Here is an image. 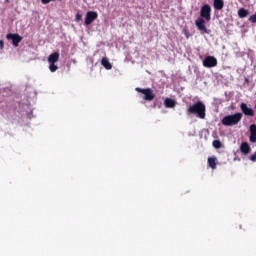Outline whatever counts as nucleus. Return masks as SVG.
I'll return each mask as SVG.
<instances>
[{
  "label": "nucleus",
  "instance_id": "10",
  "mask_svg": "<svg viewBox=\"0 0 256 256\" xmlns=\"http://www.w3.org/2000/svg\"><path fill=\"white\" fill-rule=\"evenodd\" d=\"M213 7L216 11H221L225 7V1L223 0H214Z\"/></svg>",
  "mask_w": 256,
  "mask_h": 256
},
{
  "label": "nucleus",
  "instance_id": "15",
  "mask_svg": "<svg viewBox=\"0 0 256 256\" xmlns=\"http://www.w3.org/2000/svg\"><path fill=\"white\" fill-rule=\"evenodd\" d=\"M101 65H103V67L107 70L113 69V65H111V62H109V59L107 58H102Z\"/></svg>",
  "mask_w": 256,
  "mask_h": 256
},
{
  "label": "nucleus",
  "instance_id": "14",
  "mask_svg": "<svg viewBox=\"0 0 256 256\" xmlns=\"http://www.w3.org/2000/svg\"><path fill=\"white\" fill-rule=\"evenodd\" d=\"M208 165L211 169H217V158L209 157L208 158Z\"/></svg>",
  "mask_w": 256,
  "mask_h": 256
},
{
  "label": "nucleus",
  "instance_id": "13",
  "mask_svg": "<svg viewBox=\"0 0 256 256\" xmlns=\"http://www.w3.org/2000/svg\"><path fill=\"white\" fill-rule=\"evenodd\" d=\"M238 17H240V19H245V17H249V10L245 8H240L238 10Z\"/></svg>",
  "mask_w": 256,
  "mask_h": 256
},
{
  "label": "nucleus",
  "instance_id": "1",
  "mask_svg": "<svg viewBox=\"0 0 256 256\" xmlns=\"http://www.w3.org/2000/svg\"><path fill=\"white\" fill-rule=\"evenodd\" d=\"M200 16L201 18H198L195 21V25L202 33L209 35V30L207 29V26H205V21H211V6L209 4H205L201 7Z\"/></svg>",
  "mask_w": 256,
  "mask_h": 256
},
{
  "label": "nucleus",
  "instance_id": "5",
  "mask_svg": "<svg viewBox=\"0 0 256 256\" xmlns=\"http://www.w3.org/2000/svg\"><path fill=\"white\" fill-rule=\"evenodd\" d=\"M6 39L11 40L12 41V45H14L15 47H19V43H21L23 41V37H21L17 33H9V34H7L6 35Z\"/></svg>",
  "mask_w": 256,
  "mask_h": 256
},
{
  "label": "nucleus",
  "instance_id": "7",
  "mask_svg": "<svg viewBox=\"0 0 256 256\" xmlns=\"http://www.w3.org/2000/svg\"><path fill=\"white\" fill-rule=\"evenodd\" d=\"M203 65L207 67L208 69H211V67H217V58L213 56H207L203 60Z\"/></svg>",
  "mask_w": 256,
  "mask_h": 256
},
{
  "label": "nucleus",
  "instance_id": "6",
  "mask_svg": "<svg viewBox=\"0 0 256 256\" xmlns=\"http://www.w3.org/2000/svg\"><path fill=\"white\" fill-rule=\"evenodd\" d=\"M99 17V14H97V12L95 11H89L86 14V18L84 21V25H91V23H93V21H95V19H97Z\"/></svg>",
  "mask_w": 256,
  "mask_h": 256
},
{
  "label": "nucleus",
  "instance_id": "8",
  "mask_svg": "<svg viewBox=\"0 0 256 256\" xmlns=\"http://www.w3.org/2000/svg\"><path fill=\"white\" fill-rule=\"evenodd\" d=\"M240 109L242 113H244L247 117H254L255 116V110L253 108L247 107L245 103L240 104Z\"/></svg>",
  "mask_w": 256,
  "mask_h": 256
},
{
  "label": "nucleus",
  "instance_id": "2",
  "mask_svg": "<svg viewBox=\"0 0 256 256\" xmlns=\"http://www.w3.org/2000/svg\"><path fill=\"white\" fill-rule=\"evenodd\" d=\"M205 103L198 101L187 108V115H196L198 119H205L207 116Z\"/></svg>",
  "mask_w": 256,
  "mask_h": 256
},
{
  "label": "nucleus",
  "instance_id": "19",
  "mask_svg": "<svg viewBox=\"0 0 256 256\" xmlns=\"http://www.w3.org/2000/svg\"><path fill=\"white\" fill-rule=\"evenodd\" d=\"M249 22H250V23H256V12H255V14H253L252 16H250Z\"/></svg>",
  "mask_w": 256,
  "mask_h": 256
},
{
  "label": "nucleus",
  "instance_id": "11",
  "mask_svg": "<svg viewBox=\"0 0 256 256\" xmlns=\"http://www.w3.org/2000/svg\"><path fill=\"white\" fill-rule=\"evenodd\" d=\"M164 105H165V107H167V109H173V107H175V105H177V102L171 98H166L164 100Z\"/></svg>",
  "mask_w": 256,
  "mask_h": 256
},
{
  "label": "nucleus",
  "instance_id": "17",
  "mask_svg": "<svg viewBox=\"0 0 256 256\" xmlns=\"http://www.w3.org/2000/svg\"><path fill=\"white\" fill-rule=\"evenodd\" d=\"M49 70L51 71V73H55V71H57V69H59V67L57 65H55V63H49Z\"/></svg>",
  "mask_w": 256,
  "mask_h": 256
},
{
  "label": "nucleus",
  "instance_id": "21",
  "mask_svg": "<svg viewBox=\"0 0 256 256\" xmlns=\"http://www.w3.org/2000/svg\"><path fill=\"white\" fill-rule=\"evenodd\" d=\"M250 161L255 163V161H256V151H255V153L253 155L250 156Z\"/></svg>",
  "mask_w": 256,
  "mask_h": 256
},
{
  "label": "nucleus",
  "instance_id": "12",
  "mask_svg": "<svg viewBox=\"0 0 256 256\" xmlns=\"http://www.w3.org/2000/svg\"><path fill=\"white\" fill-rule=\"evenodd\" d=\"M59 61V52H54L49 55L48 63H57Z\"/></svg>",
  "mask_w": 256,
  "mask_h": 256
},
{
  "label": "nucleus",
  "instance_id": "20",
  "mask_svg": "<svg viewBox=\"0 0 256 256\" xmlns=\"http://www.w3.org/2000/svg\"><path fill=\"white\" fill-rule=\"evenodd\" d=\"M249 139L251 143H256V134H250Z\"/></svg>",
  "mask_w": 256,
  "mask_h": 256
},
{
  "label": "nucleus",
  "instance_id": "23",
  "mask_svg": "<svg viewBox=\"0 0 256 256\" xmlns=\"http://www.w3.org/2000/svg\"><path fill=\"white\" fill-rule=\"evenodd\" d=\"M81 18H82V16H81V14H76V21L77 22H79V21H81Z\"/></svg>",
  "mask_w": 256,
  "mask_h": 256
},
{
  "label": "nucleus",
  "instance_id": "24",
  "mask_svg": "<svg viewBox=\"0 0 256 256\" xmlns=\"http://www.w3.org/2000/svg\"><path fill=\"white\" fill-rule=\"evenodd\" d=\"M4 46H5V42L3 40H0V49H3Z\"/></svg>",
  "mask_w": 256,
  "mask_h": 256
},
{
  "label": "nucleus",
  "instance_id": "22",
  "mask_svg": "<svg viewBox=\"0 0 256 256\" xmlns=\"http://www.w3.org/2000/svg\"><path fill=\"white\" fill-rule=\"evenodd\" d=\"M51 1H55V0H41V3H43V5H47L51 3Z\"/></svg>",
  "mask_w": 256,
  "mask_h": 256
},
{
  "label": "nucleus",
  "instance_id": "18",
  "mask_svg": "<svg viewBox=\"0 0 256 256\" xmlns=\"http://www.w3.org/2000/svg\"><path fill=\"white\" fill-rule=\"evenodd\" d=\"M250 135H256V125H250Z\"/></svg>",
  "mask_w": 256,
  "mask_h": 256
},
{
  "label": "nucleus",
  "instance_id": "4",
  "mask_svg": "<svg viewBox=\"0 0 256 256\" xmlns=\"http://www.w3.org/2000/svg\"><path fill=\"white\" fill-rule=\"evenodd\" d=\"M135 91H137V93H141L142 95H144L142 97V99L144 101H153V99H155V93H153V89L151 88H135Z\"/></svg>",
  "mask_w": 256,
  "mask_h": 256
},
{
  "label": "nucleus",
  "instance_id": "16",
  "mask_svg": "<svg viewBox=\"0 0 256 256\" xmlns=\"http://www.w3.org/2000/svg\"><path fill=\"white\" fill-rule=\"evenodd\" d=\"M212 145L215 149H221V147H223V143H221L219 140H214Z\"/></svg>",
  "mask_w": 256,
  "mask_h": 256
},
{
  "label": "nucleus",
  "instance_id": "9",
  "mask_svg": "<svg viewBox=\"0 0 256 256\" xmlns=\"http://www.w3.org/2000/svg\"><path fill=\"white\" fill-rule=\"evenodd\" d=\"M240 151L243 155H249L251 153V146H249V143L242 142L240 145Z\"/></svg>",
  "mask_w": 256,
  "mask_h": 256
},
{
  "label": "nucleus",
  "instance_id": "3",
  "mask_svg": "<svg viewBox=\"0 0 256 256\" xmlns=\"http://www.w3.org/2000/svg\"><path fill=\"white\" fill-rule=\"evenodd\" d=\"M241 119H243V114L241 112L227 115L222 119V125L225 127H233V125H237Z\"/></svg>",
  "mask_w": 256,
  "mask_h": 256
}]
</instances>
